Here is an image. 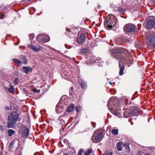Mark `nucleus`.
Segmentation results:
<instances>
[{"label":"nucleus","mask_w":155,"mask_h":155,"mask_svg":"<svg viewBox=\"0 0 155 155\" xmlns=\"http://www.w3.org/2000/svg\"><path fill=\"white\" fill-rule=\"evenodd\" d=\"M111 54H113L115 58L119 59V66L120 68L119 74L122 75L123 74V71L124 69V62H126L125 58V54L123 49H118L112 48L110 50Z\"/></svg>","instance_id":"f257e3e1"},{"label":"nucleus","mask_w":155,"mask_h":155,"mask_svg":"<svg viewBox=\"0 0 155 155\" xmlns=\"http://www.w3.org/2000/svg\"><path fill=\"white\" fill-rule=\"evenodd\" d=\"M19 114L17 112L11 113L8 116L7 127L8 128H12L17 120Z\"/></svg>","instance_id":"f03ea898"},{"label":"nucleus","mask_w":155,"mask_h":155,"mask_svg":"<svg viewBox=\"0 0 155 155\" xmlns=\"http://www.w3.org/2000/svg\"><path fill=\"white\" fill-rule=\"evenodd\" d=\"M115 21L116 19L113 15H108L105 23V26L109 28H111L115 24Z\"/></svg>","instance_id":"7ed1b4c3"},{"label":"nucleus","mask_w":155,"mask_h":155,"mask_svg":"<svg viewBox=\"0 0 155 155\" xmlns=\"http://www.w3.org/2000/svg\"><path fill=\"white\" fill-rule=\"evenodd\" d=\"M147 44L151 49L155 46V36L152 34H149L147 37Z\"/></svg>","instance_id":"20e7f679"},{"label":"nucleus","mask_w":155,"mask_h":155,"mask_svg":"<svg viewBox=\"0 0 155 155\" xmlns=\"http://www.w3.org/2000/svg\"><path fill=\"white\" fill-rule=\"evenodd\" d=\"M147 22L145 25V27L147 29L152 28L155 24V18L153 16H150L146 19Z\"/></svg>","instance_id":"39448f33"},{"label":"nucleus","mask_w":155,"mask_h":155,"mask_svg":"<svg viewBox=\"0 0 155 155\" xmlns=\"http://www.w3.org/2000/svg\"><path fill=\"white\" fill-rule=\"evenodd\" d=\"M36 39L38 42L42 43H45L50 41V38L49 36L44 34H40L38 35Z\"/></svg>","instance_id":"423d86ee"},{"label":"nucleus","mask_w":155,"mask_h":155,"mask_svg":"<svg viewBox=\"0 0 155 155\" xmlns=\"http://www.w3.org/2000/svg\"><path fill=\"white\" fill-rule=\"evenodd\" d=\"M19 133L24 138H27L28 135L29 130L25 125H22L19 129Z\"/></svg>","instance_id":"0eeeda50"},{"label":"nucleus","mask_w":155,"mask_h":155,"mask_svg":"<svg viewBox=\"0 0 155 155\" xmlns=\"http://www.w3.org/2000/svg\"><path fill=\"white\" fill-rule=\"evenodd\" d=\"M28 47L31 50L35 52L39 51L41 50L43 47L38 45H33L31 44H30L28 45Z\"/></svg>","instance_id":"6e6552de"},{"label":"nucleus","mask_w":155,"mask_h":155,"mask_svg":"<svg viewBox=\"0 0 155 155\" xmlns=\"http://www.w3.org/2000/svg\"><path fill=\"white\" fill-rule=\"evenodd\" d=\"M136 26L130 24L125 25L124 27V31L127 32H134L136 30Z\"/></svg>","instance_id":"1a4fd4ad"},{"label":"nucleus","mask_w":155,"mask_h":155,"mask_svg":"<svg viewBox=\"0 0 155 155\" xmlns=\"http://www.w3.org/2000/svg\"><path fill=\"white\" fill-rule=\"evenodd\" d=\"M130 111L128 114L133 115L137 113L139 111V108L136 106L131 107L130 108Z\"/></svg>","instance_id":"9d476101"},{"label":"nucleus","mask_w":155,"mask_h":155,"mask_svg":"<svg viewBox=\"0 0 155 155\" xmlns=\"http://www.w3.org/2000/svg\"><path fill=\"white\" fill-rule=\"evenodd\" d=\"M23 71L26 74H28L30 72H31L32 68L29 66H23L22 68Z\"/></svg>","instance_id":"9b49d317"},{"label":"nucleus","mask_w":155,"mask_h":155,"mask_svg":"<svg viewBox=\"0 0 155 155\" xmlns=\"http://www.w3.org/2000/svg\"><path fill=\"white\" fill-rule=\"evenodd\" d=\"M85 35L84 33H81L80 37L78 39L77 42L78 43H82L84 40Z\"/></svg>","instance_id":"f8f14e48"},{"label":"nucleus","mask_w":155,"mask_h":155,"mask_svg":"<svg viewBox=\"0 0 155 155\" xmlns=\"http://www.w3.org/2000/svg\"><path fill=\"white\" fill-rule=\"evenodd\" d=\"M99 130H97V141H101L103 139L104 136L103 135L102 131L98 133Z\"/></svg>","instance_id":"ddd939ff"},{"label":"nucleus","mask_w":155,"mask_h":155,"mask_svg":"<svg viewBox=\"0 0 155 155\" xmlns=\"http://www.w3.org/2000/svg\"><path fill=\"white\" fill-rule=\"evenodd\" d=\"M116 49H117V48L116 49ZM123 49V50L124 51V53L125 54V59H126V58H127V62L128 63H131V61H132V57L131 55H129L128 56V57H127V58H126V56H125V53H124V49L123 48H119V49ZM127 61H126V62Z\"/></svg>","instance_id":"4468645a"},{"label":"nucleus","mask_w":155,"mask_h":155,"mask_svg":"<svg viewBox=\"0 0 155 155\" xmlns=\"http://www.w3.org/2000/svg\"><path fill=\"white\" fill-rule=\"evenodd\" d=\"M92 140L94 143H96L97 141V131L95 130L92 137Z\"/></svg>","instance_id":"2eb2a0df"},{"label":"nucleus","mask_w":155,"mask_h":155,"mask_svg":"<svg viewBox=\"0 0 155 155\" xmlns=\"http://www.w3.org/2000/svg\"><path fill=\"white\" fill-rule=\"evenodd\" d=\"M122 143L121 142H118L117 144V150L118 151H121L122 150Z\"/></svg>","instance_id":"dca6fc26"},{"label":"nucleus","mask_w":155,"mask_h":155,"mask_svg":"<svg viewBox=\"0 0 155 155\" xmlns=\"http://www.w3.org/2000/svg\"><path fill=\"white\" fill-rule=\"evenodd\" d=\"M81 88L83 89H86L87 88V84L84 81H82L81 83Z\"/></svg>","instance_id":"f3484780"},{"label":"nucleus","mask_w":155,"mask_h":155,"mask_svg":"<svg viewBox=\"0 0 155 155\" xmlns=\"http://www.w3.org/2000/svg\"><path fill=\"white\" fill-rule=\"evenodd\" d=\"M74 105L73 104H71L70 105V106L68 107L67 111L68 112H71L73 110L74 108Z\"/></svg>","instance_id":"a211bd4d"},{"label":"nucleus","mask_w":155,"mask_h":155,"mask_svg":"<svg viewBox=\"0 0 155 155\" xmlns=\"http://www.w3.org/2000/svg\"><path fill=\"white\" fill-rule=\"evenodd\" d=\"M117 10L118 11L122 13H124L126 10V9L124 8L123 7H119L118 8Z\"/></svg>","instance_id":"6ab92c4d"},{"label":"nucleus","mask_w":155,"mask_h":155,"mask_svg":"<svg viewBox=\"0 0 155 155\" xmlns=\"http://www.w3.org/2000/svg\"><path fill=\"white\" fill-rule=\"evenodd\" d=\"M7 132L8 136L9 137L11 136L12 134L15 133V131L14 130L11 129L8 130Z\"/></svg>","instance_id":"aec40b11"},{"label":"nucleus","mask_w":155,"mask_h":155,"mask_svg":"<svg viewBox=\"0 0 155 155\" xmlns=\"http://www.w3.org/2000/svg\"><path fill=\"white\" fill-rule=\"evenodd\" d=\"M111 133L114 135H117L118 134V129H113L112 130Z\"/></svg>","instance_id":"412c9836"},{"label":"nucleus","mask_w":155,"mask_h":155,"mask_svg":"<svg viewBox=\"0 0 155 155\" xmlns=\"http://www.w3.org/2000/svg\"><path fill=\"white\" fill-rule=\"evenodd\" d=\"M12 60L18 65H21L22 64V62L17 59L13 58L12 59Z\"/></svg>","instance_id":"4be33fe9"},{"label":"nucleus","mask_w":155,"mask_h":155,"mask_svg":"<svg viewBox=\"0 0 155 155\" xmlns=\"http://www.w3.org/2000/svg\"><path fill=\"white\" fill-rule=\"evenodd\" d=\"M97 60L98 61V62H97V63H99V66H102L103 65V62L101 58H97ZM98 65L97 64V65Z\"/></svg>","instance_id":"5701e85b"},{"label":"nucleus","mask_w":155,"mask_h":155,"mask_svg":"<svg viewBox=\"0 0 155 155\" xmlns=\"http://www.w3.org/2000/svg\"><path fill=\"white\" fill-rule=\"evenodd\" d=\"M74 29H69L68 28H66V30L67 32V34L70 35L71 34H73V31L74 30Z\"/></svg>","instance_id":"b1692460"},{"label":"nucleus","mask_w":155,"mask_h":155,"mask_svg":"<svg viewBox=\"0 0 155 155\" xmlns=\"http://www.w3.org/2000/svg\"><path fill=\"white\" fill-rule=\"evenodd\" d=\"M124 102L125 104L127 105L130 104L132 102L130 99H125Z\"/></svg>","instance_id":"393cba45"},{"label":"nucleus","mask_w":155,"mask_h":155,"mask_svg":"<svg viewBox=\"0 0 155 155\" xmlns=\"http://www.w3.org/2000/svg\"><path fill=\"white\" fill-rule=\"evenodd\" d=\"M88 51V48H83L80 50V52L82 54H85Z\"/></svg>","instance_id":"a878e982"},{"label":"nucleus","mask_w":155,"mask_h":155,"mask_svg":"<svg viewBox=\"0 0 155 155\" xmlns=\"http://www.w3.org/2000/svg\"><path fill=\"white\" fill-rule=\"evenodd\" d=\"M19 81V78H16L13 81V83L15 85H16L18 84Z\"/></svg>","instance_id":"bb28decb"},{"label":"nucleus","mask_w":155,"mask_h":155,"mask_svg":"<svg viewBox=\"0 0 155 155\" xmlns=\"http://www.w3.org/2000/svg\"><path fill=\"white\" fill-rule=\"evenodd\" d=\"M112 97H110V98L108 100V103H107V105L108 107V108L109 109V107H108V106L109 105H111L112 104H113L114 103V102L113 101H112Z\"/></svg>","instance_id":"cd10ccee"},{"label":"nucleus","mask_w":155,"mask_h":155,"mask_svg":"<svg viewBox=\"0 0 155 155\" xmlns=\"http://www.w3.org/2000/svg\"><path fill=\"white\" fill-rule=\"evenodd\" d=\"M9 92L11 93H13L15 91L14 87L13 86L10 85L9 86Z\"/></svg>","instance_id":"c85d7f7f"},{"label":"nucleus","mask_w":155,"mask_h":155,"mask_svg":"<svg viewBox=\"0 0 155 155\" xmlns=\"http://www.w3.org/2000/svg\"><path fill=\"white\" fill-rule=\"evenodd\" d=\"M124 146L126 147V149L127 151L129 152L130 151V148L129 146V144L128 143H126Z\"/></svg>","instance_id":"c756f323"},{"label":"nucleus","mask_w":155,"mask_h":155,"mask_svg":"<svg viewBox=\"0 0 155 155\" xmlns=\"http://www.w3.org/2000/svg\"><path fill=\"white\" fill-rule=\"evenodd\" d=\"M60 107L58 106V104L56 107V110L57 111L58 113L61 112L62 111L60 110Z\"/></svg>","instance_id":"7c9ffc66"},{"label":"nucleus","mask_w":155,"mask_h":155,"mask_svg":"<svg viewBox=\"0 0 155 155\" xmlns=\"http://www.w3.org/2000/svg\"><path fill=\"white\" fill-rule=\"evenodd\" d=\"M22 58L23 60V61L22 62L23 63L26 64L28 63V61L26 57L24 56H23Z\"/></svg>","instance_id":"2f4dec72"},{"label":"nucleus","mask_w":155,"mask_h":155,"mask_svg":"<svg viewBox=\"0 0 155 155\" xmlns=\"http://www.w3.org/2000/svg\"><path fill=\"white\" fill-rule=\"evenodd\" d=\"M92 150L91 149H89L86 151L84 155H89L91 153Z\"/></svg>","instance_id":"473e14b6"},{"label":"nucleus","mask_w":155,"mask_h":155,"mask_svg":"<svg viewBox=\"0 0 155 155\" xmlns=\"http://www.w3.org/2000/svg\"><path fill=\"white\" fill-rule=\"evenodd\" d=\"M29 39L31 41H32L34 38V34H31L29 35Z\"/></svg>","instance_id":"72a5a7b5"},{"label":"nucleus","mask_w":155,"mask_h":155,"mask_svg":"<svg viewBox=\"0 0 155 155\" xmlns=\"http://www.w3.org/2000/svg\"><path fill=\"white\" fill-rule=\"evenodd\" d=\"M5 16V15L3 12H0V19L4 18Z\"/></svg>","instance_id":"f704fd0d"},{"label":"nucleus","mask_w":155,"mask_h":155,"mask_svg":"<svg viewBox=\"0 0 155 155\" xmlns=\"http://www.w3.org/2000/svg\"><path fill=\"white\" fill-rule=\"evenodd\" d=\"M76 110L77 112H79L81 110V107L79 106L76 107Z\"/></svg>","instance_id":"c9c22d12"},{"label":"nucleus","mask_w":155,"mask_h":155,"mask_svg":"<svg viewBox=\"0 0 155 155\" xmlns=\"http://www.w3.org/2000/svg\"><path fill=\"white\" fill-rule=\"evenodd\" d=\"M14 143L13 142H11L9 144V147L11 149H12L13 148V146L14 145Z\"/></svg>","instance_id":"e433bc0d"},{"label":"nucleus","mask_w":155,"mask_h":155,"mask_svg":"<svg viewBox=\"0 0 155 155\" xmlns=\"http://www.w3.org/2000/svg\"><path fill=\"white\" fill-rule=\"evenodd\" d=\"M103 155H113L112 153L111 152L107 151L105 152V153L103 154Z\"/></svg>","instance_id":"4c0bfd02"},{"label":"nucleus","mask_w":155,"mask_h":155,"mask_svg":"<svg viewBox=\"0 0 155 155\" xmlns=\"http://www.w3.org/2000/svg\"><path fill=\"white\" fill-rule=\"evenodd\" d=\"M116 105L119 108L121 107V104L120 102L119 101H117L116 103Z\"/></svg>","instance_id":"58836bf2"},{"label":"nucleus","mask_w":155,"mask_h":155,"mask_svg":"<svg viewBox=\"0 0 155 155\" xmlns=\"http://www.w3.org/2000/svg\"><path fill=\"white\" fill-rule=\"evenodd\" d=\"M40 90H38L36 88H35L34 89H33V91L35 92V93H38L40 92Z\"/></svg>","instance_id":"ea45409f"},{"label":"nucleus","mask_w":155,"mask_h":155,"mask_svg":"<svg viewBox=\"0 0 155 155\" xmlns=\"http://www.w3.org/2000/svg\"><path fill=\"white\" fill-rule=\"evenodd\" d=\"M5 108L6 110H12L13 109L12 106H11L10 107H9L8 106H6L5 107Z\"/></svg>","instance_id":"a19ab883"},{"label":"nucleus","mask_w":155,"mask_h":155,"mask_svg":"<svg viewBox=\"0 0 155 155\" xmlns=\"http://www.w3.org/2000/svg\"><path fill=\"white\" fill-rule=\"evenodd\" d=\"M83 152V150L80 149L78 155H82V153Z\"/></svg>","instance_id":"79ce46f5"},{"label":"nucleus","mask_w":155,"mask_h":155,"mask_svg":"<svg viewBox=\"0 0 155 155\" xmlns=\"http://www.w3.org/2000/svg\"><path fill=\"white\" fill-rule=\"evenodd\" d=\"M114 114L116 116H118V113L115 110L114 111Z\"/></svg>","instance_id":"37998d69"},{"label":"nucleus","mask_w":155,"mask_h":155,"mask_svg":"<svg viewBox=\"0 0 155 155\" xmlns=\"http://www.w3.org/2000/svg\"><path fill=\"white\" fill-rule=\"evenodd\" d=\"M91 123L92 124V125L93 126V127L94 128H95L96 127V123H94L92 122H91Z\"/></svg>","instance_id":"c03bdc74"},{"label":"nucleus","mask_w":155,"mask_h":155,"mask_svg":"<svg viewBox=\"0 0 155 155\" xmlns=\"http://www.w3.org/2000/svg\"><path fill=\"white\" fill-rule=\"evenodd\" d=\"M122 2L124 4H126V3L127 2V0H122Z\"/></svg>","instance_id":"a18cd8bd"},{"label":"nucleus","mask_w":155,"mask_h":155,"mask_svg":"<svg viewBox=\"0 0 155 155\" xmlns=\"http://www.w3.org/2000/svg\"><path fill=\"white\" fill-rule=\"evenodd\" d=\"M138 154L139 155H141L142 153V152L141 151H139L138 152Z\"/></svg>","instance_id":"49530a36"},{"label":"nucleus","mask_w":155,"mask_h":155,"mask_svg":"<svg viewBox=\"0 0 155 155\" xmlns=\"http://www.w3.org/2000/svg\"><path fill=\"white\" fill-rule=\"evenodd\" d=\"M5 89L6 91H8L9 92V88L5 87Z\"/></svg>","instance_id":"de8ad7c7"},{"label":"nucleus","mask_w":155,"mask_h":155,"mask_svg":"<svg viewBox=\"0 0 155 155\" xmlns=\"http://www.w3.org/2000/svg\"><path fill=\"white\" fill-rule=\"evenodd\" d=\"M0 129L1 130H3L2 126V125H0Z\"/></svg>","instance_id":"09e8293b"},{"label":"nucleus","mask_w":155,"mask_h":155,"mask_svg":"<svg viewBox=\"0 0 155 155\" xmlns=\"http://www.w3.org/2000/svg\"><path fill=\"white\" fill-rule=\"evenodd\" d=\"M30 0H25L24 1L25 2H29Z\"/></svg>","instance_id":"8fccbe9b"},{"label":"nucleus","mask_w":155,"mask_h":155,"mask_svg":"<svg viewBox=\"0 0 155 155\" xmlns=\"http://www.w3.org/2000/svg\"><path fill=\"white\" fill-rule=\"evenodd\" d=\"M19 43V41H18L16 43H15V45H18V44Z\"/></svg>","instance_id":"3c124183"},{"label":"nucleus","mask_w":155,"mask_h":155,"mask_svg":"<svg viewBox=\"0 0 155 155\" xmlns=\"http://www.w3.org/2000/svg\"><path fill=\"white\" fill-rule=\"evenodd\" d=\"M64 142H68V141L67 140L65 139L64 140Z\"/></svg>","instance_id":"603ef678"},{"label":"nucleus","mask_w":155,"mask_h":155,"mask_svg":"<svg viewBox=\"0 0 155 155\" xmlns=\"http://www.w3.org/2000/svg\"><path fill=\"white\" fill-rule=\"evenodd\" d=\"M18 155H22V153L21 152H20L19 154H18Z\"/></svg>","instance_id":"864d4df0"},{"label":"nucleus","mask_w":155,"mask_h":155,"mask_svg":"<svg viewBox=\"0 0 155 155\" xmlns=\"http://www.w3.org/2000/svg\"><path fill=\"white\" fill-rule=\"evenodd\" d=\"M64 155H69V154L67 153H64Z\"/></svg>","instance_id":"5fc2aeb1"},{"label":"nucleus","mask_w":155,"mask_h":155,"mask_svg":"<svg viewBox=\"0 0 155 155\" xmlns=\"http://www.w3.org/2000/svg\"><path fill=\"white\" fill-rule=\"evenodd\" d=\"M109 84L111 85L112 84V83L111 81L109 82Z\"/></svg>","instance_id":"6e6d98bb"},{"label":"nucleus","mask_w":155,"mask_h":155,"mask_svg":"<svg viewBox=\"0 0 155 155\" xmlns=\"http://www.w3.org/2000/svg\"><path fill=\"white\" fill-rule=\"evenodd\" d=\"M145 155H150V154L149 153L146 154H145Z\"/></svg>","instance_id":"4d7b16f0"},{"label":"nucleus","mask_w":155,"mask_h":155,"mask_svg":"<svg viewBox=\"0 0 155 155\" xmlns=\"http://www.w3.org/2000/svg\"><path fill=\"white\" fill-rule=\"evenodd\" d=\"M133 98V97H131V99L132 100H134V98Z\"/></svg>","instance_id":"13d9d810"},{"label":"nucleus","mask_w":155,"mask_h":155,"mask_svg":"<svg viewBox=\"0 0 155 155\" xmlns=\"http://www.w3.org/2000/svg\"><path fill=\"white\" fill-rule=\"evenodd\" d=\"M97 150H98L99 151V152L100 150L99 149H97Z\"/></svg>","instance_id":"bf43d9fd"},{"label":"nucleus","mask_w":155,"mask_h":155,"mask_svg":"<svg viewBox=\"0 0 155 155\" xmlns=\"http://www.w3.org/2000/svg\"><path fill=\"white\" fill-rule=\"evenodd\" d=\"M154 3H155V0H153Z\"/></svg>","instance_id":"052dcab7"},{"label":"nucleus","mask_w":155,"mask_h":155,"mask_svg":"<svg viewBox=\"0 0 155 155\" xmlns=\"http://www.w3.org/2000/svg\"><path fill=\"white\" fill-rule=\"evenodd\" d=\"M111 92V94H114V93H111V92Z\"/></svg>","instance_id":"680f3d73"},{"label":"nucleus","mask_w":155,"mask_h":155,"mask_svg":"<svg viewBox=\"0 0 155 155\" xmlns=\"http://www.w3.org/2000/svg\"><path fill=\"white\" fill-rule=\"evenodd\" d=\"M99 26L98 25V24H97V27H99Z\"/></svg>","instance_id":"e2e57ef3"},{"label":"nucleus","mask_w":155,"mask_h":155,"mask_svg":"<svg viewBox=\"0 0 155 155\" xmlns=\"http://www.w3.org/2000/svg\"><path fill=\"white\" fill-rule=\"evenodd\" d=\"M99 5V7H100V5Z\"/></svg>","instance_id":"0e129e2a"},{"label":"nucleus","mask_w":155,"mask_h":155,"mask_svg":"<svg viewBox=\"0 0 155 155\" xmlns=\"http://www.w3.org/2000/svg\"><path fill=\"white\" fill-rule=\"evenodd\" d=\"M94 62H96V61H94ZM93 63H94V62H93Z\"/></svg>","instance_id":"69168bd1"},{"label":"nucleus","mask_w":155,"mask_h":155,"mask_svg":"<svg viewBox=\"0 0 155 155\" xmlns=\"http://www.w3.org/2000/svg\"><path fill=\"white\" fill-rule=\"evenodd\" d=\"M119 39H120V38H118V40H119Z\"/></svg>","instance_id":"338daca9"}]
</instances>
